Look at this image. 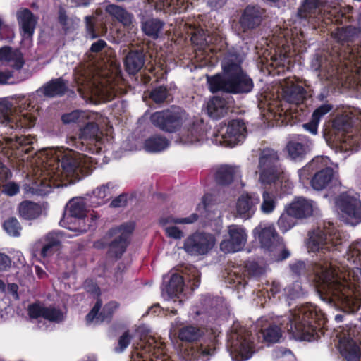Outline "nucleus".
I'll list each match as a JSON object with an SVG mask.
<instances>
[{
  "mask_svg": "<svg viewBox=\"0 0 361 361\" xmlns=\"http://www.w3.org/2000/svg\"><path fill=\"white\" fill-rule=\"evenodd\" d=\"M295 219H297L290 212L288 207L283 212L278 220V226L283 232H286L290 229L295 224Z\"/></svg>",
  "mask_w": 361,
  "mask_h": 361,
  "instance_id": "8fccbe9b",
  "label": "nucleus"
},
{
  "mask_svg": "<svg viewBox=\"0 0 361 361\" xmlns=\"http://www.w3.org/2000/svg\"><path fill=\"white\" fill-rule=\"evenodd\" d=\"M3 190L6 195L13 196L19 192V186L15 183H8L4 185Z\"/></svg>",
  "mask_w": 361,
  "mask_h": 361,
  "instance_id": "e2e57ef3",
  "label": "nucleus"
},
{
  "mask_svg": "<svg viewBox=\"0 0 361 361\" xmlns=\"http://www.w3.org/2000/svg\"><path fill=\"white\" fill-rule=\"evenodd\" d=\"M283 97L287 102L298 105L302 103L305 98V90L293 82H287L283 90Z\"/></svg>",
  "mask_w": 361,
  "mask_h": 361,
  "instance_id": "7c9ffc66",
  "label": "nucleus"
},
{
  "mask_svg": "<svg viewBox=\"0 0 361 361\" xmlns=\"http://www.w3.org/2000/svg\"><path fill=\"white\" fill-rule=\"evenodd\" d=\"M127 204V196L124 194L119 195L112 200L111 206L112 207H123Z\"/></svg>",
  "mask_w": 361,
  "mask_h": 361,
  "instance_id": "774afa93",
  "label": "nucleus"
},
{
  "mask_svg": "<svg viewBox=\"0 0 361 361\" xmlns=\"http://www.w3.org/2000/svg\"><path fill=\"white\" fill-rule=\"evenodd\" d=\"M198 219L197 214H192L186 218H174L173 216L164 217L160 219V224L164 227L166 234L174 239H181L183 232L176 226V224H188L196 221Z\"/></svg>",
  "mask_w": 361,
  "mask_h": 361,
  "instance_id": "6ab92c4d",
  "label": "nucleus"
},
{
  "mask_svg": "<svg viewBox=\"0 0 361 361\" xmlns=\"http://www.w3.org/2000/svg\"><path fill=\"white\" fill-rule=\"evenodd\" d=\"M94 192L98 198L104 199L109 195L110 185L109 184L102 185L97 188Z\"/></svg>",
  "mask_w": 361,
  "mask_h": 361,
  "instance_id": "0e129e2a",
  "label": "nucleus"
},
{
  "mask_svg": "<svg viewBox=\"0 0 361 361\" xmlns=\"http://www.w3.org/2000/svg\"><path fill=\"white\" fill-rule=\"evenodd\" d=\"M227 347L232 359L235 361L247 360L255 352L251 333L238 324L232 326L228 337Z\"/></svg>",
  "mask_w": 361,
  "mask_h": 361,
  "instance_id": "423d86ee",
  "label": "nucleus"
},
{
  "mask_svg": "<svg viewBox=\"0 0 361 361\" xmlns=\"http://www.w3.org/2000/svg\"><path fill=\"white\" fill-rule=\"evenodd\" d=\"M290 212L297 219H303L310 216L316 211L315 204L312 200L298 197L288 206Z\"/></svg>",
  "mask_w": 361,
  "mask_h": 361,
  "instance_id": "bb28decb",
  "label": "nucleus"
},
{
  "mask_svg": "<svg viewBox=\"0 0 361 361\" xmlns=\"http://www.w3.org/2000/svg\"><path fill=\"white\" fill-rule=\"evenodd\" d=\"M336 204L344 217L352 224L361 221V202L349 193H342L336 199Z\"/></svg>",
  "mask_w": 361,
  "mask_h": 361,
  "instance_id": "dca6fc26",
  "label": "nucleus"
},
{
  "mask_svg": "<svg viewBox=\"0 0 361 361\" xmlns=\"http://www.w3.org/2000/svg\"><path fill=\"white\" fill-rule=\"evenodd\" d=\"M14 104L8 101L0 102V122L10 124L13 128V123L17 127L30 128L34 125L35 118L28 113L18 114L13 109Z\"/></svg>",
  "mask_w": 361,
  "mask_h": 361,
  "instance_id": "4468645a",
  "label": "nucleus"
},
{
  "mask_svg": "<svg viewBox=\"0 0 361 361\" xmlns=\"http://www.w3.org/2000/svg\"><path fill=\"white\" fill-rule=\"evenodd\" d=\"M85 21L87 34L92 39L96 38L98 36V33L95 27L94 17L87 16L85 18Z\"/></svg>",
  "mask_w": 361,
  "mask_h": 361,
  "instance_id": "13d9d810",
  "label": "nucleus"
},
{
  "mask_svg": "<svg viewBox=\"0 0 361 361\" xmlns=\"http://www.w3.org/2000/svg\"><path fill=\"white\" fill-rule=\"evenodd\" d=\"M350 8H341L339 6H336L330 8V10H328V13L330 16L329 18H332L334 19L335 22L339 23H343V20H346V12L347 10H350Z\"/></svg>",
  "mask_w": 361,
  "mask_h": 361,
  "instance_id": "603ef678",
  "label": "nucleus"
},
{
  "mask_svg": "<svg viewBox=\"0 0 361 361\" xmlns=\"http://www.w3.org/2000/svg\"><path fill=\"white\" fill-rule=\"evenodd\" d=\"M208 115L214 119L224 116L227 113L226 102L219 97H214L209 101L207 106Z\"/></svg>",
  "mask_w": 361,
  "mask_h": 361,
  "instance_id": "ea45409f",
  "label": "nucleus"
},
{
  "mask_svg": "<svg viewBox=\"0 0 361 361\" xmlns=\"http://www.w3.org/2000/svg\"><path fill=\"white\" fill-rule=\"evenodd\" d=\"M316 324H323V315L314 306L307 305L291 310L288 317L279 324L273 323L262 329L259 338L262 336L267 343L279 342L283 327L293 338L310 341L314 336Z\"/></svg>",
  "mask_w": 361,
  "mask_h": 361,
  "instance_id": "f03ea898",
  "label": "nucleus"
},
{
  "mask_svg": "<svg viewBox=\"0 0 361 361\" xmlns=\"http://www.w3.org/2000/svg\"><path fill=\"white\" fill-rule=\"evenodd\" d=\"M355 32V28L352 27H338L332 32V36L338 42L343 43L351 41Z\"/></svg>",
  "mask_w": 361,
  "mask_h": 361,
  "instance_id": "49530a36",
  "label": "nucleus"
},
{
  "mask_svg": "<svg viewBox=\"0 0 361 361\" xmlns=\"http://www.w3.org/2000/svg\"><path fill=\"white\" fill-rule=\"evenodd\" d=\"M131 336L128 331H126L118 339V347L116 348V351L121 352L129 345Z\"/></svg>",
  "mask_w": 361,
  "mask_h": 361,
  "instance_id": "680f3d73",
  "label": "nucleus"
},
{
  "mask_svg": "<svg viewBox=\"0 0 361 361\" xmlns=\"http://www.w3.org/2000/svg\"><path fill=\"white\" fill-rule=\"evenodd\" d=\"M291 271L295 275H301L305 272L306 266L303 262L299 261L290 265Z\"/></svg>",
  "mask_w": 361,
  "mask_h": 361,
  "instance_id": "69168bd1",
  "label": "nucleus"
},
{
  "mask_svg": "<svg viewBox=\"0 0 361 361\" xmlns=\"http://www.w3.org/2000/svg\"><path fill=\"white\" fill-rule=\"evenodd\" d=\"M245 123L233 120L228 125H221L216 134V142L225 146L233 147L245 137Z\"/></svg>",
  "mask_w": 361,
  "mask_h": 361,
  "instance_id": "f8f14e48",
  "label": "nucleus"
},
{
  "mask_svg": "<svg viewBox=\"0 0 361 361\" xmlns=\"http://www.w3.org/2000/svg\"><path fill=\"white\" fill-rule=\"evenodd\" d=\"M42 210V205L29 200L22 202L18 206L19 215L27 220L38 218Z\"/></svg>",
  "mask_w": 361,
  "mask_h": 361,
  "instance_id": "c9c22d12",
  "label": "nucleus"
},
{
  "mask_svg": "<svg viewBox=\"0 0 361 361\" xmlns=\"http://www.w3.org/2000/svg\"><path fill=\"white\" fill-rule=\"evenodd\" d=\"M169 146V141L164 137L154 135L147 139L144 144L148 152H157L164 150Z\"/></svg>",
  "mask_w": 361,
  "mask_h": 361,
  "instance_id": "a18cd8bd",
  "label": "nucleus"
},
{
  "mask_svg": "<svg viewBox=\"0 0 361 361\" xmlns=\"http://www.w3.org/2000/svg\"><path fill=\"white\" fill-rule=\"evenodd\" d=\"M133 229V224L129 223L112 228L109 231V235L114 237V240L111 243L109 250V255L111 257L118 258L123 255L127 247L129 235Z\"/></svg>",
  "mask_w": 361,
  "mask_h": 361,
  "instance_id": "f3484780",
  "label": "nucleus"
},
{
  "mask_svg": "<svg viewBox=\"0 0 361 361\" xmlns=\"http://www.w3.org/2000/svg\"><path fill=\"white\" fill-rule=\"evenodd\" d=\"M99 131L98 126L94 123H88L83 128L81 129L79 135V140L80 142L77 141L75 138L73 139L75 145L77 148L82 149L85 145H91L92 143L98 142L100 140Z\"/></svg>",
  "mask_w": 361,
  "mask_h": 361,
  "instance_id": "cd10ccee",
  "label": "nucleus"
},
{
  "mask_svg": "<svg viewBox=\"0 0 361 361\" xmlns=\"http://www.w3.org/2000/svg\"><path fill=\"white\" fill-rule=\"evenodd\" d=\"M16 18L24 38H30L34 34L38 18L28 8H20L16 13Z\"/></svg>",
  "mask_w": 361,
  "mask_h": 361,
  "instance_id": "412c9836",
  "label": "nucleus"
},
{
  "mask_svg": "<svg viewBox=\"0 0 361 361\" xmlns=\"http://www.w3.org/2000/svg\"><path fill=\"white\" fill-rule=\"evenodd\" d=\"M61 243V236L60 234L56 233H49L46 236L45 243L41 250V255L43 257L52 255L59 249Z\"/></svg>",
  "mask_w": 361,
  "mask_h": 361,
  "instance_id": "79ce46f5",
  "label": "nucleus"
},
{
  "mask_svg": "<svg viewBox=\"0 0 361 361\" xmlns=\"http://www.w3.org/2000/svg\"><path fill=\"white\" fill-rule=\"evenodd\" d=\"M333 177V170L326 167L319 171L311 180V185L314 190H321L325 188Z\"/></svg>",
  "mask_w": 361,
  "mask_h": 361,
  "instance_id": "a19ab883",
  "label": "nucleus"
},
{
  "mask_svg": "<svg viewBox=\"0 0 361 361\" xmlns=\"http://www.w3.org/2000/svg\"><path fill=\"white\" fill-rule=\"evenodd\" d=\"M6 144L11 148H19L20 147L30 146L33 144L35 137L31 135L17 136L14 137H6Z\"/></svg>",
  "mask_w": 361,
  "mask_h": 361,
  "instance_id": "de8ad7c7",
  "label": "nucleus"
},
{
  "mask_svg": "<svg viewBox=\"0 0 361 361\" xmlns=\"http://www.w3.org/2000/svg\"><path fill=\"white\" fill-rule=\"evenodd\" d=\"M228 239L224 240L220 244L221 250L224 252H235L240 250L247 242L245 230L239 226L231 225L228 228Z\"/></svg>",
  "mask_w": 361,
  "mask_h": 361,
  "instance_id": "a211bd4d",
  "label": "nucleus"
},
{
  "mask_svg": "<svg viewBox=\"0 0 361 361\" xmlns=\"http://www.w3.org/2000/svg\"><path fill=\"white\" fill-rule=\"evenodd\" d=\"M86 216L85 204L82 199H73L67 204L63 221L68 224H77L78 226H69L71 230L86 232L92 226L87 225L84 218Z\"/></svg>",
  "mask_w": 361,
  "mask_h": 361,
  "instance_id": "9b49d317",
  "label": "nucleus"
},
{
  "mask_svg": "<svg viewBox=\"0 0 361 361\" xmlns=\"http://www.w3.org/2000/svg\"><path fill=\"white\" fill-rule=\"evenodd\" d=\"M279 156L272 149H264L259 157V180L264 183H271L276 180L281 171L278 166Z\"/></svg>",
  "mask_w": 361,
  "mask_h": 361,
  "instance_id": "1a4fd4ad",
  "label": "nucleus"
},
{
  "mask_svg": "<svg viewBox=\"0 0 361 361\" xmlns=\"http://www.w3.org/2000/svg\"><path fill=\"white\" fill-rule=\"evenodd\" d=\"M240 56L229 54L224 59L222 67L224 75L208 78L210 90L213 92L222 90L239 94L248 93L253 88V82L242 70Z\"/></svg>",
  "mask_w": 361,
  "mask_h": 361,
  "instance_id": "7ed1b4c3",
  "label": "nucleus"
},
{
  "mask_svg": "<svg viewBox=\"0 0 361 361\" xmlns=\"http://www.w3.org/2000/svg\"><path fill=\"white\" fill-rule=\"evenodd\" d=\"M59 21L65 30L73 29L78 24V22L66 16L63 9H60L59 11Z\"/></svg>",
  "mask_w": 361,
  "mask_h": 361,
  "instance_id": "6e6d98bb",
  "label": "nucleus"
},
{
  "mask_svg": "<svg viewBox=\"0 0 361 361\" xmlns=\"http://www.w3.org/2000/svg\"><path fill=\"white\" fill-rule=\"evenodd\" d=\"M183 288V280L181 276L174 274L171 276L169 283L162 289V296L166 299L178 297Z\"/></svg>",
  "mask_w": 361,
  "mask_h": 361,
  "instance_id": "2f4dec72",
  "label": "nucleus"
},
{
  "mask_svg": "<svg viewBox=\"0 0 361 361\" xmlns=\"http://www.w3.org/2000/svg\"><path fill=\"white\" fill-rule=\"evenodd\" d=\"M101 307L102 302L100 300H98L92 310L86 316V321L87 324H90L94 321L95 323L98 324L108 320L111 318L114 312L117 309L118 305L116 302H110L104 306L102 312L98 314Z\"/></svg>",
  "mask_w": 361,
  "mask_h": 361,
  "instance_id": "5701e85b",
  "label": "nucleus"
},
{
  "mask_svg": "<svg viewBox=\"0 0 361 361\" xmlns=\"http://www.w3.org/2000/svg\"><path fill=\"white\" fill-rule=\"evenodd\" d=\"M0 61L6 63L14 69L20 70L25 63L22 53L9 47L0 49Z\"/></svg>",
  "mask_w": 361,
  "mask_h": 361,
  "instance_id": "c756f323",
  "label": "nucleus"
},
{
  "mask_svg": "<svg viewBox=\"0 0 361 361\" xmlns=\"http://www.w3.org/2000/svg\"><path fill=\"white\" fill-rule=\"evenodd\" d=\"M331 109V106L330 105L323 104L314 111L312 118L319 122L321 117L329 112Z\"/></svg>",
  "mask_w": 361,
  "mask_h": 361,
  "instance_id": "052dcab7",
  "label": "nucleus"
},
{
  "mask_svg": "<svg viewBox=\"0 0 361 361\" xmlns=\"http://www.w3.org/2000/svg\"><path fill=\"white\" fill-rule=\"evenodd\" d=\"M276 206V196L272 192L264 191L262 193V202L260 206L261 211L264 214H270L275 209Z\"/></svg>",
  "mask_w": 361,
  "mask_h": 361,
  "instance_id": "09e8293b",
  "label": "nucleus"
},
{
  "mask_svg": "<svg viewBox=\"0 0 361 361\" xmlns=\"http://www.w3.org/2000/svg\"><path fill=\"white\" fill-rule=\"evenodd\" d=\"M28 314L31 318L43 317L47 320L60 322L64 319L65 313L54 306L46 307L39 303L29 305Z\"/></svg>",
  "mask_w": 361,
  "mask_h": 361,
  "instance_id": "aec40b11",
  "label": "nucleus"
},
{
  "mask_svg": "<svg viewBox=\"0 0 361 361\" xmlns=\"http://www.w3.org/2000/svg\"><path fill=\"white\" fill-rule=\"evenodd\" d=\"M332 126L337 131L347 132V134L341 138V151L357 150L361 147V130L356 134L348 132L352 126L351 118L348 115L343 114L336 117L333 121Z\"/></svg>",
  "mask_w": 361,
  "mask_h": 361,
  "instance_id": "6e6552de",
  "label": "nucleus"
},
{
  "mask_svg": "<svg viewBox=\"0 0 361 361\" xmlns=\"http://www.w3.org/2000/svg\"><path fill=\"white\" fill-rule=\"evenodd\" d=\"M326 0H304L298 11V15L303 18L316 17L322 11Z\"/></svg>",
  "mask_w": 361,
  "mask_h": 361,
  "instance_id": "473e14b6",
  "label": "nucleus"
},
{
  "mask_svg": "<svg viewBox=\"0 0 361 361\" xmlns=\"http://www.w3.org/2000/svg\"><path fill=\"white\" fill-rule=\"evenodd\" d=\"M85 117V113L79 111H74L70 114H65L62 116V121L65 123L74 122H80L81 118Z\"/></svg>",
  "mask_w": 361,
  "mask_h": 361,
  "instance_id": "4d7b16f0",
  "label": "nucleus"
},
{
  "mask_svg": "<svg viewBox=\"0 0 361 361\" xmlns=\"http://www.w3.org/2000/svg\"><path fill=\"white\" fill-rule=\"evenodd\" d=\"M105 11L110 16L121 23L125 27H130L133 24V16L120 6L109 4L106 6Z\"/></svg>",
  "mask_w": 361,
  "mask_h": 361,
  "instance_id": "e433bc0d",
  "label": "nucleus"
},
{
  "mask_svg": "<svg viewBox=\"0 0 361 361\" xmlns=\"http://www.w3.org/2000/svg\"><path fill=\"white\" fill-rule=\"evenodd\" d=\"M207 198L208 197L203 198L202 205L200 204L197 207L198 211L202 215H204L205 217L210 219L220 216L221 211L218 209V207L207 203Z\"/></svg>",
  "mask_w": 361,
  "mask_h": 361,
  "instance_id": "3c124183",
  "label": "nucleus"
},
{
  "mask_svg": "<svg viewBox=\"0 0 361 361\" xmlns=\"http://www.w3.org/2000/svg\"><path fill=\"white\" fill-rule=\"evenodd\" d=\"M216 348L212 339L204 340L193 344L188 352V356L194 361H207L214 354Z\"/></svg>",
  "mask_w": 361,
  "mask_h": 361,
  "instance_id": "4be33fe9",
  "label": "nucleus"
},
{
  "mask_svg": "<svg viewBox=\"0 0 361 361\" xmlns=\"http://www.w3.org/2000/svg\"><path fill=\"white\" fill-rule=\"evenodd\" d=\"M168 90L166 87L160 86L152 90L149 97L157 104L164 102L168 97Z\"/></svg>",
  "mask_w": 361,
  "mask_h": 361,
  "instance_id": "5fc2aeb1",
  "label": "nucleus"
},
{
  "mask_svg": "<svg viewBox=\"0 0 361 361\" xmlns=\"http://www.w3.org/2000/svg\"><path fill=\"white\" fill-rule=\"evenodd\" d=\"M67 90L66 81L61 78H59L45 83L36 91V93L39 97H55L63 95Z\"/></svg>",
  "mask_w": 361,
  "mask_h": 361,
  "instance_id": "393cba45",
  "label": "nucleus"
},
{
  "mask_svg": "<svg viewBox=\"0 0 361 361\" xmlns=\"http://www.w3.org/2000/svg\"><path fill=\"white\" fill-rule=\"evenodd\" d=\"M85 157L80 154H65L61 160L56 158H51L44 166L47 171V176L54 180H56L61 176L69 178L70 183L80 179L85 174V166L82 163L85 161Z\"/></svg>",
  "mask_w": 361,
  "mask_h": 361,
  "instance_id": "39448f33",
  "label": "nucleus"
},
{
  "mask_svg": "<svg viewBox=\"0 0 361 361\" xmlns=\"http://www.w3.org/2000/svg\"><path fill=\"white\" fill-rule=\"evenodd\" d=\"M214 244L215 239L212 235L195 233L185 239L183 248L189 255L197 256L207 253Z\"/></svg>",
  "mask_w": 361,
  "mask_h": 361,
  "instance_id": "2eb2a0df",
  "label": "nucleus"
},
{
  "mask_svg": "<svg viewBox=\"0 0 361 361\" xmlns=\"http://www.w3.org/2000/svg\"><path fill=\"white\" fill-rule=\"evenodd\" d=\"M341 262V271L336 262L322 259L314 267L315 283L321 298L327 302H338L354 308L361 305L360 293L354 282L361 283V241L352 244Z\"/></svg>",
  "mask_w": 361,
  "mask_h": 361,
  "instance_id": "f257e3e1",
  "label": "nucleus"
},
{
  "mask_svg": "<svg viewBox=\"0 0 361 361\" xmlns=\"http://www.w3.org/2000/svg\"><path fill=\"white\" fill-rule=\"evenodd\" d=\"M328 160L326 158H324L322 157H317L312 160L310 163L308 167L311 169L319 168L321 166H326L327 164Z\"/></svg>",
  "mask_w": 361,
  "mask_h": 361,
  "instance_id": "338daca9",
  "label": "nucleus"
},
{
  "mask_svg": "<svg viewBox=\"0 0 361 361\" xmlns=\"http://www.w3.org/2000/svg\"><path fill=\"white\" fill-rule=\"evenodd\" d=\"M125 66L130 74H135L144 66V54L140 51H130L125 57Z\"/></svg>",
  "mask_w": 361,
  "mask_h": 361,
  "instance_id": "f704fd0d",
  "label": "nucleus"
},
{
  "mask_svg": "<svg viewBox=\"0 0 361 361\" xmlns=\"http://www.w3.org/2000/svg\"><path fill=\"white\" fill-rule=\"evenodd\" d=\"M239 176L237 167L231 166H221L216 172V180L221 185H228L234 178Z\"/></svg>",
  "mask_w": 361,
  "mask_h": 361,
  "instance_id": "4c0bfd02",
  "label": "nucleus"
},
{
  "mask_svg": "<svg viewBox=\"0 0 361 361\" xmlns=\"http://www.w3.org/2000/svg\"><path fill=\"white\" fill-rule=\"evenodd\" d=\"M253 233L262 247L273 252L277 259H284L289 255L273 226L260 224L254 229Z\"/></svg>",
  "mask_w": 361,
  "mask_h": 361,
  "instance_id": "0eeeda50",
  "label": "nucleus"
},
{
  "mask_svg": "<svg viewBox=\"0 0 361 361\" xmlns=\"http://www.w3.org/2000/svg\"><path fill=\"white\" fill-rule=\"evenodd\" d=\"M164 27V23L157 18H150L142 20L141 29L148 37L157 39Z\"/></svg>",
  "mask_w": 361,
  "mask_h": 361,
  "instance_id": "58836bf2",
  "label": "nucleus"
},
{
  "mask_svg": "<svg viewBox=\"0 0 361 361\" xmlns=\"http://www.w3.org/2000/svg\"><path fill=\"white\" fill-rule=\"evenodd\" d=\"M312 146V142L304 135H300L298 140L288 142L286 149L293 159H300L309 152Z\"/></svg>",
  "mask_w": 361,
  "mask_h": 361,
  "instance_id": "b1692460",
  "label": "nucleus"
},
{
  "mask_svg": "<svg viewBox=\"0 0 361 361\" xmlns=\"http://www.w3.org/2000/svg\"><path fill=\"white\" fill-rule=\"evenodd\" d=\"M6 232L13 236H19L21 231L20 223L16 218H11L6 221L4 224Z\"/></svg>",
  "mask_w": 361,
  "mask_h": 361,
  "instance_id": "864d4df0",
  "label": "nucleus"
},
{
  "mask_svg": "<svg viewBox=\"0 0 361 361\" xmlns=\"http://www.w3.org/2000/svg\"><path fill=\"white\" fill-rule=\"evenodd\" d=\"M246 271L254 276H259L263 274L265 269L255 262H250L246 265Z\"/></svg>",
  "mask_w": 361,
  "mask_h": 361,
  "instance_id": "bf43d9fd",
  "label": "nucleus"
},
{
  "mask_svg": "<svg viewBox=\"0 0 361 361\" xmlns=\"http://www.w3.org/2000/svg\"><path fill=\"white\" fill-rule=\"evenodd\" d=\"M343 59L347 61L345 65L349 66L351 71L361 75V51L358 48L348 49V55L345 54Z\"/></svg>",
  "mask_w": 361,
  "mask_h": 361,
  "instance_id": "c03bdc74",
  "label": "nucleus"
},
{
  "mask_svg": "<svg viewBox=\"0 0 361 361\" xmlns=\"http://www.w3.org/2000/svg\"><path fill=\"white\" fill-rule=\"evenodd\" d=\"M338 349L347 361H358L360 351L357 343L349 336L343 335L339 338Z\"/></svg>",
  "mask_w": 361,
  "mask_h": 361,
  "instance_id": "a878e982",
  "label": "nucleus"
},
{
  "mask_svg": "<svg viewBox=\"0 0 361 361\" xmlns=\"http://www.w3.org/2000/svg\"><path fill=\"white\" fill-rule=\"evenodd\" d=\"M259 200L246 194L242 195L238 200L236 209L238 214L243 218H250L254 213V206Z\"/></svg>",
  "mask_w": 361,
  "mask_h": 361,
  "instance_id": "72a5a7b5",
  "label": "nucleus"
},
{
  "mask_svg": "<svg viewBox=\"0 0 361 361\" xmlns=\"http://www.w3.org/2000/svg\"><path fill=\"white\" fill-rule=\"evenodd\" d=\"M185 114V111L183 110L178 108H173L154 113L151 116L150 120L154 126L161 130L166 132H173L182 125Z\"/></svg>",
  "mask_w": 361,
  "mask_h": 361,
  "instance_id": "ddd939ff",
  "label": "nucleus"
},
{
  "mask_svg": "<svg viewBox=\"0 0 361 361\" xmlns=\"http://www.w3.org/2000/svg\"><path fill=\"white\" fill-rule=\"evenodd\" d=\"M262 20V11L259 8L254 6H247L240 20V29L245 32L248 30L257 27Z\"/></svg>",
  "mask_w": 361,
  "mask_h": 361,
  "instance_id": "c85d7f7f",
  "label": "nucleus"
},
{
  "mask_svg": "<svg viewBox=\"0 0 361 361\" xmlns=\"http://www.w3.org/2000/svg\"><path fill=\"white\" fill-rule=\"evenodd\" d=\"M75 81L78 90L83 98L100 97L102 99H111L115 94L108 80L95 73L87 66L78 67L75 71Z\"/></svg>",
  "mask_w": 361,
  "mask_h": 361,
  "instance_id": "20e7f679",
  "label": "nucleus"
},
{
  "mask_svg": "<svg viewBox=\"0 0 361 361\" xmlns=\"http://www.w3.org/2000/svg\"><path fill=\"white\" fill-rule=\"evenodd\" d=\"M204 334V329L194 325H188L179 329L178 338L182 341L194 342L200 338Z\"/></svg>",
  "mask_w": 361,
  "mask_h": 361,
  "instance_id": "37998d69",
  "label": "nucleus"
},
{
  "mask_svg": "<svg viewBox=\"0 0 361 361\" xmlns=\"http://www.w3.org/2000/svg\"><path fill=\"white\" fill-rule=\"evenodd\" d=\"M341 244L340 235L336 232L331 233L318 228L310 233L308 248L312 252H325L331 248L337 250Z\"/></svg>",
  "mask_w": 361,
  "mask_h": 361,
  "instance_id": "9d476101",
  "label": "nucleus"
}]
</instances>
